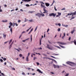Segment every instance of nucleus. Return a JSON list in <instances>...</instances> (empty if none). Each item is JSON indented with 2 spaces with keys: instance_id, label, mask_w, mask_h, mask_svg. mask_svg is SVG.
Returning a JSON list of instances; mask_svg holds the SVG:
<instances>
[{
  "instance_id": "nucleus-45",
  "label": "nucleus",
  "mask_w": 76,
  "mask_h": 76,
  "mask_svg": "<svg viewBox=\"0 0 76 76\" xmlns=\"http://www.w3.org/2000/svg\"><path fill=\"white\" fill-rule=\"evenodd\" d=\"M54 9L56 11H57V10L56 9V7H55Z\"/></svg>"
},
{
  "instance_id": "nucleus-55",
  "label": "nucleus",
  "mask_w": 76,
  "mask_h": 76,
  "mask_svg": "<svg viewBox=\"0 0 76 76\" xmlns=\"http://www.w3.org/2000/svg\"><path fill=\"white\" fill-rule=\"evenodd\" d=\"M29 39V38H28L27 39H26V41H27V40H28V39Z\"/></svg>"
},
{
  "instance_id": "nucleus-23",
  "label": "nucleus",
  "mask_w": 76,
  "mask_h": 76,
  "mask_svg": "<svg viewBox=\"0 0 76 76\" xmlns=\"http://www.w3.org/2000/svg\"><path fill=\"white\" fill-rule=\"evenodd\" d=\"M58 15L59 16H61V13L58 12Z\"/></svg>"
},
{
  "instance_id": "nucleus-5",
  "label": "nucleus",
  "mask_w": 76,
  "mask_h": 76,
  "mask_svg": "<svg viewBox=\"0 0 76 76\" xmlns=\"http://www.w3.org/2000/svg\"><path fill=\"white\" fill-rule=\"evenodd\" d=\"M35 15L36 16H38L39 18H41V14L39 13H37Z\"/></svg>"
},
{
  "instance_id": "nucleus-2",
  "label": "nucleus",
  "mask_w": 76,
  "mask_h": 76,
  "mask_svg": "<svg viewBox=\"0 0 76 76\" xmlns=\"http://www.w3.org/2000/svg\"><path fill=\"white\" fill-rule=\"evenodd\" d=\"M49 16H53L54 18L56 16V14H54V13H51L49 14Z\"/></svg>"
},
{
  "instance_id": "nucleus-44",
  "label": "nucleus",
  "mask_w": 76,
  "mask_h": 76,
  "mask_svg": "<svg viewBox=\"0 0 76 76\" xmlns=\"http://www.w3.org/2000/svg\"><path fill=\"white\" fill-rule=\"evenodd\" d=\"M71 39V37H70L68 39V40L69 41H70V39Z\"/></svg>"
},
{
  "instance_id": "nucleus-13",
  "label": "nucleus",
  "mask_w": 76,
  "mask_h": 76,
  "mask_svg": "<svg viewBox=\"0 0 76 76\" xmlns=\"http://www.w3.org/2000/svg\"><path fill=\"white\" fill-rule=\"evenodd\" d=\"M24 1H25V2H29V1H31V0H24Z\"/></svg>"
},
{
  "instance_id": "nucleus-29",
  "label": "nucleus",
  "mask_w": 76,
  "mask_h": 76,
  "mask_svg": "<svg viewBox=\"0 0 76 76\" xmlns=\"http://www.w3.org/2000/svg\"><path fill=\"white\" fill-rule=\"evenodd\" d=\"M57 31L58 32H60V28H58V29Z\"/></svg>"
},
{
  "instance_id": "nucleus-22",
  "label": "nucleus",
  "mask_w": 76,
  "mask_h": 76,
  "mask_svg": "<svg viewBox=\"0 0 76 76\" xmlns=\"http://www.w3.org/2000/svg\"><path fill=\"white\" fill-rule=\"evenodd\" d=\"M0 12H3V10L1 9V7H0Z\"/></svg>"
},
{
  "instance_id": "nucleus-19",
  "label": "nucleus",
  "mask_w": 76,
  "mask_h": 76,
  "mask_svg": "<svg viewBox=\"0 0 76 76\" xmlns=\"http://www.w3.org/2000/svg\"><path fill=\"white\" fill-rule=\"evenodd\" d=\"M73 15V13H68L67 14V16H69V15H70H70Z\"/></svg>"
},
{
  "instance_id": "nucleus-30",
  "label": "nucleus",
  "mask_w": 76,
  "mask_h": 76,
  "mask_svg": "<svg viewBox=\"0 0 76 76\" xmlns=\"http://www.w3.org/2000/svg\"><path fill=\"white\" fill-rule=\"evenodd\" d=\"M73 14L74 15H76V11L75 12H74V13H73Z\"/></svg>"
},
{
  "instance_id": "nucleus-3",
  "label": "nucleus",
  "mask_w": 76,
  "mask_h": 76,
  "mask_svg": "<svg viewBox=\"0 0 76 76\" xmlns=\"http://www.w3.org/2000/svg\"><path fill=\"white\" fill-rule=\"evenodd\" d=\"M67 64H69V65H70L71 66V64H74V65H76V64L75 63H74L73 62H66Z\"/></svg>"
},
{
  "instance_id": "nucleus-49",
  "label": "nucleus",
  "mask_w": 76,
  "mask_h": 76,
  "mask_svg": "<svg viewBox=\"0 0 76 76\" xmlns=\"http://www.w3.org/2000/svg\"><path fill=\"white\" fill-rule=\"evenodd\" d=\"M33 30V28H32V29H31V31H30L31 32H32V31Z\"/></svg>"
},
{
  "instance_id": "nucleus-18",
  "label": "nucleus",
  "mask_w": 76,
  "mask_h": 76,
  "mask_svg": "<svg viewBox=\"0 0 76 76\" xmlns=\"http://www.w3.org/2000/svg\"><path fill=\"white\" fill-rule=\"evenodd\" d=\"M75 30H73L72 31H71V33L72 34H73V33H74V32H75Z\"/></svg>"
},
{
  "instance_id": "nucleus-48",
  "label": "nucleus",
  "mask_w": 76,
  "mask_h": 76,
  "mask_svg": "<svg viewBox=\"0 0 76 76\" xmlns=\"http://www.w3.org/2000/svg\"><path fill=\"white\" fill-rule=\"evenodd\" d=\"M58 26H61V24H60V23H58Z\"/></svg>"
},
{
  "instance_id": "nucleus-56",
  "label": "nucleus",
  "mask_w": 76,
  "mask_h": 76,
  "mask_svg": "<svg viewBox=\"0 0 76 76\" xmlns=\"http://www.w3.org/2000/svg\"><path fill=\"white\" fill-rule=\"evenodd\" d=\"M54 61L56 63H57V61H56L55 60H54Z\"/></svg>"
},
{
  "instance_id": "nucleus-16",
  "label": "nucleus",
  "mask_w": 76,
  "mask_h": 76,
  "mask_svg": "<svg viewBox=\"0 0 76 76\" xmlns=\"http://www.w3.org/2000/svg\"><path fill=\"white\" fill-rule=\"evenodd\" d=\"M55 46V47H57V48H59V49H61V48L59 46Z\"/></svg>"
},
{
  "instance_id": "nucleus-38",
  "label": "nucleus",
  "mask_w": 76,
  "mask_h": 76,
  "mask_svg": "<svg viewBox=\"0 0 76 76\" xmlns=\"http://www.w3.org/2000/svg\"><path fill=\"white\" fill-rule=\"evenodd\" d=\"M47 11H45V12H43V13H47Z\"/></svg>"
},
{
  "instance_id": "nucleus-57",
  "label": "nucleus",
  "mask_w": 76,
  "mask_h": 76,
  "mask_svg": "<svg viewBox=\"0 0 76 76\" xmlns=\"http://www.w3.org/2000/svg\"><path fill=\"white\" fill-rule=\"evenodd\" d=\"M12 70H15V68H12Z\"/></svg>"
},
{
  "instance_id": "nucleus-11",
  "label": "nucleus",
  "mask_w": 76,
  "mask_h": 76,
  "mask_svg": "<svg viewBox=\"0 0 76 76\" xmlns=\"http://www.w3.org/2000/svg\"><path fill=\"white\" fill-rule=\"evenodd\" d=\"M59 45V46L60 47H61V48H65V47L62 46L61 45Z\"/></svg>"
},
{
  "instance_id": "nucleus-9",
  "label": "nucleus",
  "mask_w": 76,
  "mask_h": 76,
  "mask_svg": "<svg viewBox=\"0 0 76 76\" xmlns=\"http://www.w3.org/2000/svg\"><path fill=\"white\" fill-rule=\"evenodd\" d=\"M37 71H38V72H39V73H40L42 74L43 73V72H41L40 71V70L39 69H37Z\"/></svg>"
},
{
  "instance_id": "nucleus-21",
  "label": "nucleus",
  "mask_w": 76,
  "mask_h": 76,
  "mask_svg": "<svg viewBox=\"0 0 76 76\" xmlns=\"http://www.w3.org/2000/svg\"><path fill=\"white\" fill-rule=\"evenodd\" d=\"M75 19V17H73L71 18L70 19V20H72V19Z\"/></svg>"
},
{
  "instance_id": "nucleus-58",
  "label": "nucleus",
  "mask_w": 76,
  "mask_h": 76,
  "mask_svg": "<svg viewBox=\"0 0 76 76\" xmlns=\"http://www.w3.org/2000/svg\"><path fill=\"white\" fill-rule=\"evenodd\" d=\"M43 55V56H47V55H45V54H44Z\"/></svg>"
},
{
  "instance_id": "nucleus-39",
  "label": "nucleus",
  "mask_w": 76,
  "mask_h": 76,
  "mask_svg": "<svg viewBox=\"0 0 76 76\" xmlns=\"http://www.w3.org/2000/svg\"><path fill=\"white\" fill-rule=\"evenodd\" d=\"M29 22H32L33 21V20H29Z\"/></svg>"
},
{
  "instance_id": "nucleus-51",
  "label": "nucleus",
  "mask_w": 76,
  "mask_h": 76,
  "mask_svg": "<svg viewBox=\"0 0 76 76\" xmlns=\"http://www.w3.org/2000/svg\"><path fill=\"white\" fill-rule=\"evenodd\" d=\"M35 59H36V57H34L33 59L34 60H35Z\"/></svg>"
},
{
  "instance_id": "nucleus-25",
  "label": "nucleus",
  "mask_w": 76,
  "mask_h": 76,
  "mask_svg": "<svg viewBox=\"0 0 76 76\" xmlns=\"http://www.w3.org/2000/svg\"><path fill=\"white\" fill-rule=\"evenodd\" d=\"M12 45H10V46H9V49H10V48H12Z\"/></svg>"
},
{
  "instance_id": "nucleus-7",
  "label": "nucleus",
  "mask_w": 76,
  "mask_h": 76,
  "mask_svg": "<svg viewBox=\"0 0 76 76\" xmlns=\"http://www.w3.org/2000/svg\"><path fill=\"white\" fill-rule=\"evenodd\" d=\"M53 67H54V68L55 69H56V68H59L60 67V66L58 65H56L55 64H53Z\"/></svg>"
},
{
  "instance_id": "nucleus-64",
  "label": "nucleus",
  "mask_w": 76,
  "mask_h": 76,
  "mask_svg": "<svg viewBox=\"0 0 76 76\" xmlns=\"http://www.w3.org/2000/svg\"><path fill=\"white\" fill-rule=\"evenodd\" d=\"M20 20H19L18 21V22H20Z\"/></svg>"
},
{
  "instance_id": "nucleus-52",
  "label": "nucleus",
  "mask_w": 76,
  "mask_h": 76,
  "mask_svg": "<svg viewBox=\"0 0 76 76\" xmlns=\"http://www.w3.org/2000/svg\"><path fill=\"white\" fill-rule=\"evenodd\" d=\"M69 74H66V75H65V76H69Z\"/></svg>"
},
{
  "instance_id": "nucleus-15",
  "label": "nucleus",
  "mask_w": 76,
  "mask_h": 76,
  "mask_svg": "<svg viewBox=\"0 0 76 76\" xmlns=\"http://www.w3.org/2000/svg\"><path fill=\"white\" fill-rule=\"evenodd\" d=\"M12 39H11L9 42V45L10 44V43H11V42H12Z\"/></svg>"
},
{
  "instance_id": "nucleus-59",
  "label": "nucleus",
  "mask_w": 76,
  "mask_h": 76,
  "mask_svg": "<svg viewBox=\"0 0 76 76\" xmlns=\"http://www.w3.org/2000/svg\"><path fill=\"white\" fill-rule=\"evenodd\" d=\"M4 6L5 7H7V5L6 4H5L4 5Z\"/></svg>"
},
{
  "instance_id": "nucleus-17",
  "label": "nucleus",
  "mask_w": 76,
  "mask_h": 76,
  "mask_svg": "<svg viewBox=\"0 0 76 76\" xmlns=\"http://www.w3.org/2000/svg\"><path fill=\"white\" fill-rule=\"evenodd\" d=\"M1 58H2L4 61H6V58H4L3 57H1Z\"/></svg>"
},
{
  "instance_id": "nucleus-8",
  "label": "nucleus",
  "mask_w": 76,
  "mask_h": 76,
  "mask_svg": "<svg viewBox=\"0 0 76 76\" xmlns=\"http://www.w3.org/2000/svg\"><path fill=\"white\" fill-rule=\"evenodd\" d=\"M46 47L47 48H48V49H49V50H53V48H50V47H49V45H47V46Z\"/></svg>"
},
{
  "instance_id": "nucleus-37",
  "label": "nucleus",
  "mask_w": 76,
  "mask_h": 76,
  "mask_svg": "<svg viewBox=\"0 0 76 76\" xmlns=\"http://www.w3.org/2000/svg\"><path fill=\"white\" fill-rule=\"evenodd\" d=\"M50 57H52V58H56V57H54L53 56H50Z\"/></svg>"
},
{
  "instance_id": "nucleus-27",
  "label": "nucleus",
  "mask_w": 76,
  "mask_h": 76,
  "mask_svg": "<svg viewBox=\"0 0 76 76\" xmlns=\"http://www.w3.org/2000/svg\"><path fill=\"white\" fill-rule=\"evenodd\" d=\"M2 22H7V20H6L5 21L2 20Z\"/></svg>"
},
{
  "instance_id": "nucleus-34",
  "label": "nucleus",
  "mask_w": 76,
  "mask_h": 76,
  "mask_svg": "<svg viewBox=\"0 0 76 76\" xmlns=\"http://www.w3.org/2000/svg\"><path fill=\"white\" fill-rule=\"evenodd\" d=\"M38 28V26H37L36 28H35L34 31H37V28Z\"/></svg>"
},
{
  "instance_id": "nucleus-20",
  "label": "nucleus",
  "mask_w": 76,
  "mask_h": 76,
  "mask_svg": "<svg viewBox=\"0 0 76 76\" xmlns=\"http://www.w3.org/2000/svg\"><path fill=\"white\" fill-rule=\"evenodd\" d=\"M45 58H46V59H49V60H52L51 58H49L45 57Z\"/></svg>"
},
{
  "instance_id": "nucleus-54",
  "label": "nucleus",
  "mask_w": 76,
  "mask_h": 76,
  "mask_svg": "<svg viewBox=\"0 0 76 76\" xmlns=\"http://www.w3.org/2000/svg\"><path fill=\"white\" fill-rule=\"evenodd\" d=\"M51 74H52V75H54V73L53 72H50Z\"/></svg>"
},
{
  "instance_id": "nucleus-28",
  "label": "nucleus",
  "mask_w": 76,
  "mask_h": 76,
  "mask_svg": "<svg viewBox=\"0 0 76 76\" xmlns=\"http://www.w3.org/2000/svg\"><path fill=\"white\" fill-rule=\"evenodd\" d=\"M26 6L27 7H29V6H30L28 4H27L26 5Z\"/></svg>"
},
{
  "instance_id": "nucleus-53",
  "label": "nucleus",
  "mask_w": 76,
  "mask_h": 76,
  "mask_svg": "<svg viewBox=\"0 0 76 76\" xmlns=\"http://www.w3.org/2000/svg\"><path fill=\"white\" fill-rule=\"evenodd\" d=\"M22 42H25L26 41V39H25V40H23L22 41Z\"/></svg>"
},
{
  "instance_id": "nucleus-14",
  "label": "nucleus",
  "mask_w": 76,
  "mask_h": 76,
  "mask_svg": "<svg viewBox=\"0 0 76 76\" xmlns=\"http://www.w3.org/2000/svg\"><path fill=\"white\" fill-rule=\"evenodd\" d=\"M65 33H64V36H62V39H64V37H65Z\"/></svg>"
},
{
  "instance_id": "nucleus-32",
  "label": "nucleus",
  "mask_w": 76,
  "mask_h": 76,
  "mask_svg": "<svg viewBox=\"0 0 76 76\" xmlns=\"http://www.w3.org/2000/svg\"><path fill=\"white\" fill-rule=\"evenodd\" d=\"M40 3L41 4L42 3V4H43L44 5H45V4H44V3H43L42 2H40Z\"/></svg>"
},
{
  "instance_id": "nucleus-4",
  "label": "nucleus",
  "mask_w": 76,
  "mask_h": 76,
  "mask_svg": "<svg viewBox=\"0 0 76 76\" xmlns=\"http://www.w3.org/2000/svg\"><path fill=\"white\" fill-rule=\"evenodd\" d=\"M41 7H43L44 8L43 10L44 11H47V10H46V9H45V8H46V7L45 6V5H43L42 4H41Z\"/></svg>"
},
{
  "instance_id": "nucleus-36",
  "label": "nucleus",
  "mask_w": 76,
  "mask_h": 76,
  "mask_svg": "<svg viewBox=\"0 0 76 76\" xmlns=\"http://www.w3.org/2000/svg\"><path fill=\"white\" fill-rule=\"evenodd\" d=\"M0 61H1V62H3V60L1 59H0Z\"/></svg>"
},
{
  "instance_id": "nucleus-12",
  "label": "nucleus",
  "mask_w": 76,
  "mask_h": 76,
  "mask_svg": "<svg viewBox=\"0 0 76 76\" xmlns=\"http://www.w3.org/2000/svg\"><path fill=\"white\" fill-rule=\"evenodd\" d=\"M3 36L4 38H6V34H3Z\"/></svg>"
},
{
  "instance_id": "nucleus-1",
  "label": "nucleus",
  "mask_w": 76,
  "mask_h": 76,
  "mask_svg": "<svg viewBox=\"0 0 76 76\" xmlns=\"http://www.w3.org/2000/svg\"><path fill=\"white\" fill-rule=\"evenodd\" d=\"M9 24L10 25L9 26V28H10V31L11 32V33H12V27H11V26H13V23L10 22Z\"/></svg>"
},
{
  "instance_id": "nucleus-41",
  "label": "nucleus",
  "mask_w": 76,
  "mask_h": 76,
  "mask_svg": "<svg viewBox=\"0 0 76 76\" xmlns=\"http://www.w3.org/2000/svg\"><path fill=\"white\" fill-rule=\"evenodd\" d=\"M41 44V39L40 40V45Z\"/></svg>"
},
{
  "instance_id": "nucleus-50",
  "label": "nucleus",
  "mask_w": 76,
  "mask_h": 76,
  "mask_svg": "<svg viewBox=\"0 0 76 76\" xmlns=\"http://www.w3.org/2000/svg\"><path fill=\"white\" fill-rule=\"evenodd\" d=\"M13 42H14L13 41V42H12V43H11V45H12L13 44Z\"/></svg>"
},
{
  "instance_id": "nucleus-33",
  "label": "nucleus",
  "mask_w": 76,
  "mask_h": 76,
  "mask_svg": "<svg viewBox=\"0 0 76 76\" xmlns=\"http://www.w3.org/2000/svg\"><path fill=\"white\" fill-rule=\"evenodd\" d=\"M41 16H42V17H43V16H44L45 15H44V14H41Z\"/></svg>"
},
{
  "instance_id": "nucleus-47",
  "label": "nucleus",
  "mask_w": 76,
  "mask_h": 76,
  "mask_svg": "<svg viewBox=\"0 0 76 76\" xmlns=\"http://www.w3.org/2000/svg\"><path fill=\"white\" fill-rule=\"evenodd\" d=\"M50 31V29L48 28L47 31V32H48V31Z\"/></svg>"
},
{
  "instance_id": "nucleus-63",
  "label": "nucleus",
  "mask_w": 76,
  "mask_h": 76,
  "mask_svg": "<svg viewBox=\"0 0 76 76\" xmlns=\"http://www.w3.org/2000/svg\"><path fill=\"white\" fill-rule=\"evenodd\" d=\"M1 73L2 75H3V76H4V75L3 74V73Z\"/></svg>"
},
{
  "instance_id": "nucleus-43",
  "label": "nucleus",
  "mask_w": 76,
  "mask_h": 76,
  "mask_svg": "<svg viewBox=\"0 0 76 76\" xmlns=\"http://www.w3.org/2000/svg\"><path fill=\"white\" fill-rule=\"evenodd\" d=\"M22 74L23 75H25V74L24 72H22Z\"/></svg>"
},
{
  "instance_id": "nucleus-46",
  "label": "nucleus",
  "mask_w": 76,
  "mask_h": 76,
  "mask_svg": "<svg viewBox=\"0 0 76 76\" xmlns=\"http://www.w3.org/2000/svg\"><path fill=\"white\" fill-rule=\"evenodd\" d=\"M65 10V8H63L61 9V10Z\"/></svg>"
},
{
  "instance_id": "nucleus-42",
  "label": "nucleus",
  "mask_w": 76,
  "mask_h": 76,
  "mask_svg": "<svg viewBox=\"0 0 76 76\" xmlns=\"http://www.w3.org/2000/svg\"><path fill=\"white\" fill-rule=\"evenodd\" d=\"M19 56L20 57H21L22 56V55L21 54H20L19 55Z\"/></svg>"
},
{
  "instance_id": "nucleus-6",
  "label": "nucleus",
  "mask_w": 76,
  "mask_h": 76,
  "mask_svg": "<svg viewBox=\"0 0 76 76\" xmlns=\"http://www.w3.org/2000/svg\"><path fill=\"white\" fill-rule=\"evenodd\" d=\"M57 43L61 44V45H66V43H64L63 42H57Z\"/></svg>"
},
{
  "instance_id": "nucleus-31",
  "label": "nucleus",
  "mask_w": 76,
  "mask_h": 76,
  "mask_svg": "<svg viewBox=\"0 0 76 76\" xmlns=\"http://www.w3.org/2000/svg\"><path fill=\"white\" fill-rule=\"evenodd\" d=\"M58 55H59L58 54H57L55 53L54 54V55H55V56H58Z\"/></svg>"
},
{
  "instance_id": "nucleus-24",
  "label": "nucleus",
  "mask_w": 76,
  "mask_h": 76,
  "mask_svg": "<svg viewBox=\"0 0 76 76\" xmlns=\"http://www.w3.org/2000/svg\"><path fill=\"white\" fill-rule=\"evenodd\" d=\"M34 12H35V11H30L28 13H34Z\"/></svg>"
},
{
  "instance_id": "nucleus-40",
  "label": "nucleus",
  "mask_w": 76,
  "mask_h": 76,
  "mask_svg": "<svg viewBox=\"0 0 76 76\" xmlns=\"http://www.w3.org/2000/svg\"><path fill=\"white\" fill-rule=\"evenodd\" d=\"M37 65H39V63L38 62H37Z\"/></svg>"
},
{
  "instance_id": "nucleus-61",
  "label": "nucleus",
  "mask_w": 76,
  "mask_h": 76,
  "mask_svg": "<svg viewBox=\"0 0 76 76\" xmlns=\"http://www.w3.org/2000/svg\"><path fill=\"white\" fill-rule=\"evenodd\" d=\"M7 64V63L6 62H5L4 63V64L5 65H6Z\"/></svg>"
},
{
  "instance_id": "nucleus-10",
  "label": "nucleus",
  "mask_w": 76,
  "mask_h": 76,
  "mask_svg": "<svg viewBox=\"0 0 76 76\" xmlns=\"http://www.w3.org/2000/svg\"><path fill=\"white\" fill-rule=\"evenodd\" d=\"M45 4L46 6H47V7H48V6H50V4H49V3H45Z\"/></svg>"
},
{
  "instance_id": "nucleus-26",
  "label": "nucleus",
  "mask_w": 76,
  "mask_h": 76,
  "mask_svg": "<svg viewBox=\"0 0 76 76\" xmlns=\"http://www.w3.org/2000/svg\"><path fill=\"white\" fill-rule=\"evenodd\" d=\"M26 61H28L29 60L28 59V56H27L26 57Z\"/></svg>"
},
{
  "instance_id": "nucleus-35",
  "label": "nucleus",
  "mask_w": 76,
  "mask_h": 76,
  "mask_svg": "<svg viewBox=\"0 0 76 76\" xmlns=\"http://www.w3.org/2000/svg\"><path fill=\"white\" fill-rule=\"evenodd\" d=\"M27 21V19L26 18H25V20H24L25 22H26Z\"/></svg>"
},
{
  "instance_id": "nucleus-60",
  "label": "nucleus",
  "mask_w": 76,
  "mask_h": 76,
  "mask_svg": "<svg viewBox=\"0 0 76 76\" xmlns=\"http://www.w3.org/2000/svg\"><path fill=\"white\" fill-rule=\"evenodd\" d=\"M59 17V15H56V17Z\"/></svg>"
},
{
  "instance_id": "nucleus-62",
  "label": "nucleus",
  "mask_w": 76,
  "mask_h": 76,
  "mask_svg": "<svg viewBox=\"0 0 76 76\" xmlns=\"http://www.w3.org/2000/svg\"><path fill=\"white\" fill-rule=\"evenodd\" d=\"M22 35H21L20 36V37H19V38H20L22 36Z\"/></svg>"
}]
</instances>
